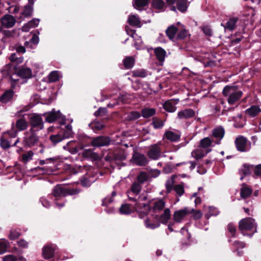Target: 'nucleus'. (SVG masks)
I'll return each instance as SVG.
<instances>
[{
    "label": "nucleus",
    "instance_id": "7ed1b4c3",
    "mask_svg": "<svg viewBox=\"0 0 261 261\" xmlns=\"http://www.w3.org/2000/svg\"><path fill=\"white\" fill-rule=\"evenodd\" d=\"M32 76V71L30 68L22 67L17 73L13 74L10 76V83L12 88H15L21 84L19 82V77L23 79H29Z\"/></svg>",
    "mask_w": 261,
    "mask_h": 261
},
{
    "label": "nucleus",
    "instance_id": "49530a36",
    "mask_svg": "<svg viewBox=\"0 0 261 261\" xmlns=\"http://www.w3.org/2000/svg\"><path fill=\"white\" fill-rule=\"evenodd\" d=\"M141 117V114L139 112L132 111L127 116V119L129 121L135 120Z\"/></svg>",
    "mask_w": 261,
    "mask_h": 261
},
{
    "label": "nucleus",
    "instance_id": "a18cd8bd",
    "mask_svg": "<svg viewBox=\"0 0 261 261\" xmlns=\"http://www.w3.org/2000/svg\"><path fill=\"white\" fill-rule=\"evenodd\" d=\"M148 156L152 159H157L160 155L157 148H152L148 153Z\"/></svg>",
    "mask_w": 261,
    "mask_h": 261
},
{
    "label": "nucleus",
    "instance_id": "f704fd0d",
    "mask_svg": "<svg viewBox=\"0 0 261 261\" xmlns=\"http://www.w3.org/2000/svg\"><path fill=\"white\" fill-rule=\"evenodd\" d=\"M61 75L58 71H53L48 75V79L49 82H55L59 80Z\"/></svg>",
    "mask_w": 261,
    "mask_h": 261
},
{
    "label": "nucleus",
    "instance_id": "680f3d73",
    "mask_svg": "<svg viewBox=\"0 0 261 261\" xmlns=\"http://www.w3.org/2000/svg\"><path fill=\"white\" fill-rule=\"evenodd\" d=\"M192 213H193V217L195 219H199L202 216V213L200 211H194L193 210Z\"/></svg>",
    "mask_w": 261,
    "mask_h": 261
},
{
    "label": "nucleus",
    "instance_id": "f3484780",
    "mask_svg": "<svg viewBox=\"0 0 261 261\" xmlns=\"http://www.w3.org/2000/svg\"><path fill=\"white\" fill-rule=\"evenodd\" d=\"M152 205V211L154 213L159 212L165 207V202L162 199L155 200L151 203Z\"/></svg>",
    "mask_w": 261,
    "mask_h": 261
},
{
    "label": "nucleus",
    "instance_id": "7c9ffc66",
    "mask_svg": "<svg viewBox=\"0 0 261 261\" xmlns=\"http://www.w3.org/2000/svg\"><path fill=\"white\" fill-rule=\"evenodd\" d=\"M40 20L39 19H33L25 25L22 28V30L25 32L29 31V29L36 27L39 23Z\"/></svg>",
    "mask_w": 261,
    "mask_h": 261
},
{
    "label": "nucleus",
    "instance_id": "20e7f679",
    "mask_svg": "<svg viewBox=\"0 0 261 261\" xmlns=\"http://www.w3.org/2000/svg\"><path fill=\"white\" fill-rule=\"evenodd\" d=\"M256 226L254 220L250 218L242 219L239 223V229L244 235L246 234L247 231L255 232Z\"/></svg>",
    "mask_w": 261,
    "mask_h": 261
},
{
    "label": "nucleus",
    "instance_id": "37998d69",
    "mask_svg": "<svg viewBox=\"0 0 261 261\" xmlns=\"http://www.w3.org/2000/svg\"><path fill=\"white\" fill-rule=\"evenodd\" d=\"M134 62L135 60L134 58L130 57L126 58L123 61L124 65L127 69L133 67L134 65Z\"/></svg>",
    "mask_w": 261,
    "mask_h": 261
},
{
    "label": "nucleus",
    "instance_id": "4468645a",
    "mask_svg": "<svg viewBox=\"0 0 261 261\" xmlns=\"http://www.w3.org/2000/svg\"><path fill=\"white\" fill-rule=\"evenodd\" d=\"M133 162L137 165L144 166L147 164V160L144 155L135 152L133 156Z\"/></svg>",
    "mask_w": 261,
    "mask_h": 261
},
{
    "label": "nucleus",
    "instance_id": "338daca9",
    "mask_svg": "<svg viewBox=\"0 0 261 261\" xmlns=\"http://www.w3.org/2000/svg\"><path fill=\"white\" fill-rule=\"evenodd\" d=\"M227 227L228 231L231 233L232 236H233L236 231L235 227L232 224H229Z\"/></svg>",
    "mask_w": 261,
    "mask_h": 261
},
{
    "label": "nucleus",
    "instance_id": "a211bd4d",
    "mask_svg": "<svg viewBox=\"0 0 261 261\" xmlns=\"http://www.w3.org/2000/svg\"><path fill=\"white\" fill-rule=\"evenodd\" d=\"M43 116L46 122L51 123L60 117V113L58 112H50L44 113Z\"/></svg>",
    "mask_w": 261,
    "mask_h": 261
},
{
    "label": "nucleus",
    "instance_id": "cd10ccee",
    "mask_svg": "<svg viewBox=\"0 0 261 261\" xmlns=\"http://www.w3.org/2000/svg\"><path fill=\"white\" fill-rule=\"evenodd\" d=\"M154 53L158 60L160 62H163L164 61L166 55L165 50L161 47H158L154 49Z\"/></svg>",
    "mask_w": 261,
    "mask_h": 261
},
{
    "label": "nucleus",
    "instance_id": "9b49d317",
    "mask_svg": "<svg viewBox=\"0 0 261 261\" xmlns=\"http://www.w3.org/2000/svg\"><path fill=\"white\" fill-rule=\"evenodd\" d=\"M178 99H171L166 101L164 105V109L168 112H174L176 109L175 105L178 102Z\"/></svg>",
    "mask_w": 261,
    "mask_h": 261
},
{
    "label": "nucleus",
    "instance_id": "052dcab7",
    "mask_svg": "<svg viewBox=\"0 0 261 261\" xmlns=\"http://www.w3.org/2000/svg\"><path fill=\"white\" fill-rule=\"evenodd\" d=\"M254 172L255 176L261 178V165L256 166L254 168Z\"/></svg>",
    "mask_w": 261,
    "mask_h": 261
},
{
    "label": "nucleus",
    "instance_id": "c85d7f7f",
    "mask_svg": "<svg viewBox=\"0 0 261 261\" xmlns=\"http://www.w3.org/2000/svg\"><path fill=\"white\" fill-rule=\"evenodd\" d=\"M238 21V18L236 17H233L230 18L228 21L226 22L225 25H223L225 29L232 31L236 27V23Z\"/></svg>",
    "mask_w": 261,
    "mask_h": 261
},
{
    "label": "nucleus",
    "instance_id": "1a4fd4ad",
    "mask_svg": "<svg viewBox=\"0 0 261 261\" xmlns=\"http://www.w3.org/2000/svg\"><path fill=\"white\" fill-rule=\"evenodd\" d=\"M224 134V129L222 126H219L213 129L212 139H214L215 144L219 145L220 144Z\"/></svg>",
    "mask_w": 261,
    "mask_h": 261
},
{
    "label": "nucleus",
    "instance_id": "b1692460",
    "mask_svg": "<svg viewBox=\"0 0 261 261\" xmlns=\"http://www.w3.org/2000/svg\"><path fill=\"white\" fill-rule=\"evenodd\" d=\"M204 210L205 212V216L207 219L212 216H217L219 213V211L213 206H205Z\"/></svg>",
    "mask_w": 261,
    "mask_h": 261
},
{
    "label": "nucleus",
    "instance_id": "393cba45",
    "mask_svg": "<svg viewBox=\"0 0 261 261\" xmlns=\"http://www.w3.org/2000/svg\"><path fill=\"white\" fill-rule=\"evenodd\" d=\"M156 113V110L154 108H144L141 111V115L144 118H150Z\"/></svg>",
    "mask_w": 261,
    "mask_h": 261
},
{
    "label": "nucleus",
    "instance_id": "2eb2a0df",
    "mask_svg": "<svg viewBox=\"0 0 261 261\" xmlns=\"http://www.w3.org/2000/svg\"><path fill=\"white\" fill-rule=\"evenodd\" d=\"M195 112L191 109H185L178 112L177 117L180 119H186L195 116Z\"/></svg>",
    "mask_w": 261,
    "mask_h": 261
},
{
    "label": "nucleus",
    "instance_id": "473e14b6",
    "mask_svg": "<svg viewBox=\"0 0 261 261\" xmlns=\"http://www.w3.org/2000/svg\"><path fill=\"white\" fill-rule=\"evenodd\" d=\"M215 145L214 139L209 137L204 138L200 141V147H209Z\"/></svg>",
    "mask_w": 261,
    "mask_h": 261
},
{
    "label": "nucleus",
    "instance_id": "c03bdc74",
    "mask_svg": "<svg viewBox=\"0 0 261 261\" xmlns=\"http://www.w3.org/2000/svg\"><path fill=\"white\" fill-rule=\"evenodd\" d=\"M176 177L175 175H172L171 178L169 179H168L166 183V187L167 192L168 193H169L172 190V187L173 185V184L174 183V179Z\"/></svg>",
    "mask_w": 261,
    "mask_h": 261
},
{
    "label": "nucleus",
    "instance_id": "4c0bfd02",
    "mask_svg": "<svg viewBox=\"0 0 261 261\" xmlns=\"http://www.w3.org/2000/svg\"><path fill=\"white\" fill-rule=\"evenodd\" d=\"M131 36L135 41V42L134 43V46L137 49H140V46L142 44V41L141 38L137 36L135 31L133 33V34L131 35Z\"/></svg>",
    "mask_w": 261,
    "mask_h": 261
},
{
    "label": "nucleus",
    "instance_id": "2f4dec72",
    "mask_svg": "<svg viewBox=\"0 0 261 261\" xmlns=\"http://www.w3.org/2000/svg\"><path fill=\"white\" fill-rule=\"evenodd\" d=\"M203 148H199L195 149L192 152V156L197 159L202 158L207 153L203 149Z\"/></svg>",
    "mask_w": 261,
    "mask_h": 261
},
{
    "label": "nucleus",
    "instance_id": "0e129e2a",
    "mask_svg": "<svg viewBox=\"0 0 261 261\" xmlns=\"http://www.w3.org/2000/svg\"><path fill=\"white\" fill-rule=\"evenodd\" d=\"M17 244L21 248H27L28 246V243L24 240H20L18 241Z\"/></svg>",
    "mask_w": 261,
    "mask_h": 261
},
{
    "label": "nucleus",
    "instance_id": "4be33fe9",
    "mask_svg": "<svg viewBox=\"0 0 261 261\" xmlns=\"http://www.w3.org/2000/svg\"><path fill=\"white\" fill-rule=\"evenodd\" d=\"M171 218V212L169 208H167L164 210L162 214L159 216V222L166 224Z\"/></svg>",
    "mask_w": 261,
    "mask_h": 261
},
{
    "label": "nucleus",
    "instance_id": "6ab92c4d",
    "mask_svg": "<svg viewBox=\"0 0 261 261\" xmlns=\"http://www.w3.org/2000/svg\"><path fill=\"white\" fill-rule=\"evenodd\" d=\"M19 142L18 139H15L14 140L11 138L9 139H5L3 137L1 139V147H13L16 145L17 143Z\"/></svg>",
    "mask_w": 261,
    "mask_h": 261
},
{
    "label": "nucleus",
    "instance_id": "3c124183",
    "mask_svg": "<svg viewBox=\"0 0 261 261\" xmlns=\"http://www.w3.org/2000/svg\"><path fill=\"white\" fill-rule=\"evenodd\" d=\"M148 176L145 172H141L137 176L138 181L140 184L143 183L148 179Z\"/></svg>",
    "mask_w": 261,
    "mask_h": 261
},
{
    "label": "nucleus",
    "instance_id": "dca6fc26",
    "mask_svg": "<svg viewBox=\"0 0 261 261\" xmlns=\"http://www.w3.org/2000/svg\"><path fill=\"white\" fill-rule=\"evenodd\" d=\"M15 23V18L11 15H6L2 19V25L6 28L12 27Z\"/></svg>",
    "mask_w": 261,
    "mask_h": 261
},
{
    "label": "nucleus",
    "instance_id": "ea45409f",
    "mask_svg": "<svg viewBox=\"0 0 261 261\" xmlns=\"http://www.w3.org/2000/svg\"><path fill=\"white\" fill-rule=\"evenodd\" d=\"M17 128L21 131L24 130L27 127V122L23 119H20L16 122Z\"/></svg>",
    "mask_w": 261,
    "mask_h": 261
},
{
    "label": "nucleus",
    "instance_id": "423d86ee",
    "mask_svg": "<svg viewBox=\"0 0 261 261\" xmlns=\"http://www.w3.org/2000/svg\"><path fill=\"white\" fill-rule=\"evenodd\" d=\"M113 140L106 136H99L93 138L91 140V144L93 147H102L112 145Z\"/></svg>",
    "mask_w": 261,
    "mask_h": 261
},
{
    "label": "nucleus",
    "instance_id": "ddd939ff",
    "mask_svg": "<svg viewBox=\"0 0 261 261\" xmlns=\"http://www.w3.org/2000/svg\"><path fill=\"white\" fill-rule=\"evenodd\" d=\"M30 122L33 127H38L41 129L43 127V120L40 115H34L31 117Z\"/></svg>",
    "mask_w": 261,
    "mask_h": 261
},
{
    "label": "nucleus",
    "instance_id": "bf43d9fd",
    "mask_svg": "<svg viewBox=\"0 0 261 261\" xmlns=\"http://www.w3.org/2000/svg\"><path fill=\"white\" fill-rule=\"evenodd\" d=\"M93 127L95 130H100L104 127V125L100 122L97 121L93 124Z\"/></svg>",
    "mask_w": 261,
    "mask_h": 261
},
{
    "label": "nucleus",
    "instance_id": "e433bc0d",
    "mask_svg": "<svg viewBox=\"0 0 261 261\" xmlns=\"http://www.w3.org/2000/svg\"><path fill=\"white\" fill-rule=\"evenodd\" d=\"M147 75V72L143 69L135 70L132 71L133 77H145Z\"/></svg>",
    "mask_w": 261,
    "mask_h": 261
},
{
    "label": "nucleus",
    "instance_id": "f03ea898",
    "mask_svg": "<svg viewBox=\"0 0 261 261\" xmlns=\"http://www.w3.org/2000/svg\"><path fill=\"white\" fill-rule=\"evenodd\" d=\"M223 95L227 97V102L233 105L243 95V92L236 86H226L223 90Z\"/></svg>",
    "mask_w": 261,
    "mask_h": 261
},
{
    "label": "nucleus",
    "instance_id": "5701e85b",
    "mask_svg": "<svg viewBox=\"0 0 261 261\" xmlns=\"http://www.w3.org/2000/svg\"><path fill=\"white\" fill-rule=\"evenodd\" d=\"M236 147H246L250 145V143L245 137L240 136L236 139Z\"/></svg>",
    "mask_w": 261,
    "mask_h": 261
},
{
    "label": "nucleus",
    "instance_id": "6e6552de",
    "mask_svg": "<svg viewBox=\"0 0 261 261\" xmlns=\"http://www.w3.org/2000/svg\"><path fill=\"white\" fill-rule=\"evenodd\" d=\"M181 136V133L178 130H167L165 131L163 138L171 142H177L179 140Z\"/></svg>",
    "mask_w": 261,
    "mask_h": 261
},
{
    "label": "nucleus",
    "instance_id": "6e6d98bb",
    "mask_svg": "<svg viewBox=\"0 0 261 261\" xmlns=\"http://www.w3.org/2000/svg\"><path fill=\"white\" fill-rule=\"evenodd\" d=\"M32 12H33L32 6L27 5L24 7V9L23 12V14L25 16H28L32 14Z\"/></svg>",
    "mask_w": 261,
    "mask_h": 261
},
{
    "label": "nucleus",
    "instance_id": "5fc2aeb1",
    "mask_svg": "<svg viewBox=\"0 0 261 261\" xmlns=\"http://www.w3.org/2000/svg\"><path fill=\"white\" fill-rule=\"evenodd\" d=\"M174 190L179 196H181L184 193V187L181 185H177L174 187Z\"/></svg>",
    "mask_w": 261,
    "mask_h": 261
},
{
    "label": "nucleus",
    "instance_id": "774afa93",
    "mask_svg": "<svg viewBox=\"0 0 261 261\" xmlns=\"http://www.w3.org/2000/svg\"><path fill=\"white\" fill-rule=\"evenodd\" d=\"M16 258L12 255H9L5 256L4 258L3 261H16Z\"/></svg>",
    "mask_w": 261,
    "mask_h": 261
},
{
    "label": "nucleus",
    "instance_id": "79ce46f5",
    "mask_svg": "<svg viewBox=\"0 0 261 261\" xmlns=\"http://www.w3.org/2000/svg\"><path fill=\"white\" fill-rule=\"evenodd\" d=\"M141 188V185L140 183H138L137 182H134L132 185V186L131 189H130V191L128 192V196H129V194H130L131 192H132L133 193H134L136 195L138 194L140 192Z\"/></svg>",
    "mask_w": 261,
    "mask_h": 261
},
{
    "label": "nucleus",
    "instance_id": "69168bd1",
    "mask_svg": "<svg viewBox=\"0 0 261 261\" xmlns=\"http://www.w3.org/2000/svg\"><path fill=\"white\" fill-rule=\"evenodd\" d=\"M106 109L100 108L95 112V115L96 116H103L106 113Z\"/></svg>",
    "mask_w": 261,
    "mask_h": 261
},
{
    "label": "nucleus",
    "instance_id": "8fccbe9b",
    "mask_svg": "<svg viewBox=\"0 0 261 261\" xmlns=\"http://www.w3.org/2000/svg\"><path fill=\"white\" fill-rule=\"evenodd\" d=\"M152 6L158 9H162L164 8L165 3L162 0H153Z\"/></svg>",
    "mask_w": 261,
    "mask_h": 261
},
{
    "label": "nucleus",
    "instance_id": "9d476101",
    "mask_svg": "<svg viewBox=\"0 0 261 261\" xmlns=\"http://www.w3.org/2000/svg\"><path fill=\"white\" fill-rule=\"evenodd\" d=\"M38 141V137L32 132L27 133L24 137V143L28 146L36 145Z\"/></svg>",
    "mask_w": 261,
    "mask_h": 261
},
{
    "label": "nucleus",
    "instance_id": "0eeeda50",
    "mask_svg": "<svg viewBox=\"0 0 261 261\" xmlns=\"http://www.w3.org/2000/svg\"><path fill=\"white\" fill-rule=\"evenodd\" d=\"M144 224L146 228L154 229L160 226L159 216L157 215H150L144 221Z\"/></svg>",
    "mask_w": 261,
    "mask_h": 261
},
{
    "label": "nucleus",
    "instance_id": "412c9836",
    "mask_svg": "<svg viewBox=\"0 0 261 261\" xmlns=\"http://www.w3.org/2000/svg\"><path fill=\"white\" fill-rule=\"evenodd\" d=\"M245 112L250 117H254L261 112V109L258 106H252L247 109Z\"/></svg>",
    "mask_w": 261,
    "mask_h": 261
},
{
    "label": "nucleus",
    "instance_id": "f8f14e48",
    "mask_svg": "<svg viewBox=\"0 0 261 261\" xmlns=\"http://www.w3.org/2000/svg\"><path fill=\"white\" fill-rule=\"evenodd\" d=\"M71 194L65 186L61 185L57 186L54 190V195L56 197H61Z\"/></svg>",
    "mask_w": 261,
    "mask_h": 261
},
{
    "label": "nucleus",
    "instance_id": "c9c22d12",
    "mask_svg": "<svg viewBox=\"0 0 261 261\" xmlns=\"http://www.w3.org/2000/svg\"><path fill=\"white\" fill-rule=\"evenodd\" d=\"M177 31V28L174 25H171L166 30V33L169 39L172 40L174 38Z\"/></svg>",
    "mask_w": 261,
    "mask_h": 261
},
{
    "label": "nucleus",
    "instance_id": "603ef678",
    "mask_svg": "<svg viewBox=\"0 0 261 261\" xmlns=\"http://www.w3.org/2000/svg\"><path fill=\"white\" fill-rule=\"evenodd\" d=\"M63 137L61 135H53L50 137V139L54 145H56V143L61 142L63 140Z\"/></svg>",
    "mask_w": 261,
    "mask_h": 261
},
{
    "label": "nucleus",
    "instance_id": "f257e3e1",
    "mask_svg": "<svg viewBox=\"0 0 261 261\" xmlns=\"http://www.w3.org/2000/svg\"><path fill=\"white\" fill-rule=\"evenodd\" d=\"M146 200V196H141L139 197L133 207L127 204L122 205L119 210L120 213L122 214L127 215L136 211L138 213L140 218H143L148 213L150 206L147 204Z\"/></svg>",
    "mask_w": 261,
    "mask_h": 261
},
{
    "label": "nucleus",
    "instance_id": "e2e57ef3",
    "mask_svg": "<svg viewBox=\"0 0 261 261\" xmlns=\"http://www.w3.org/2000/svg\"><path fill=\"white\" fill-rule=\"evenodd\" d=\"M202 31H203V33L207 36H211L212 35L211 29L208 26L203 27L202 28Z\"/></svg>",
    "mask_w": 261,
    "mask_h": 261
},
{
    "label": "nucleus",
    "instance_id": "4d7b16f0",
    "mask_svg": "<svg viewBox=\"0 0 261 261\" xmlns=\"http://www.w3.org/2000/svg\"><path fill=\"white\" fill-rule=\"evenodd\" d=\"M188 32L185 29L181 30L177 35V38L179 39H183L188 36Z\"/></svg>",
    "mask_w": 261,
    "mask_h": 261
},
{
    "label": "nucleus",
    "instance_id": "09e8293b",
    "mask_svg": "<svg viewBox=\"0 0 261 261\" xmlns=\"http://www.w3.org/2000/svg\"><path fill=\"white\" fill-rule=\"evenodd\" d=\"M8 242L6 240H0V254L4 253L8 247Z\"/></svg>",
    "mask_w": 261,
    "mask_h": 261
},
{
    "label": "nucleus",
    "instance_id": "a19ab883",
    "mask_svg": "<svg viewBox=\"0 0 261 261\" xmlns=\"http://www.w3.org/2000/svg\"><path fill=\"white\" fill-rule=\"evenodd\" d=\"M253 168V166L244 165L241 169H240V173L241 174H243L244 175H248L251 173Z\"/></svg>",
    "mask_w": 261,
    "mask_h": 261
},
{
    "label": "nucleus",
    "instance_id": "a878e982",
    "mask_svg": "<svg viewBox=\"0 0 261 261\" xmlns=\"http://www.w3.org/2000/svg\"><path fill=\"white\" fill-rule=\"evenodd\" d=\"M14 95V92L12 90L6 91L0 97V101L3 103H7L10 101Z\"/></svg>",
    "mask_w": 261,
    "mask_h": 261
},
{
    "label": "nucleus",
    "instance_id": "de8ad7c7",
    "mask_svg": "<svg viewBox=\"0 0 261 261\" xmlns=\"http://www.w3.org/2000/svg\"><path fill=\"white\" fill-rule=\"evenodd\" d=\"M152 124L153 127L157 129L162 128L164 125V122L159 119L154 118L153 119Z\"/></svg>",
    "mask_w": 261,
    "mask_h": 261
},
{
    "label": "nucleus",
    "instance_id": "58836bf2",
    "mask_svg": "<svg viewBox=\"0 0 261 261\" xmlns=\"http://www.w3.org/2000/svg\"><path fill=\"white\" fill-rule=\"evenodd\" d=\"M252 193V190L246 185H243L241 188V195L242 198L249 196Z\"/></svg>",
    "mask_w": 261,
    "mask_h": 261
},
{
    "label": "nucleus",
    "instance_id": "864d4df0",
    "mask_svg": "<svg viewBox=\"0 0 261 261\" xmlns=\"http://www.w3.org/2000/svg\"><path fill=\"white\" fill-rule=\"evenodd\" d=\"M33 153L32 151H29L23 154L22 156V160L24 163H27L32 159Z\"/></svg>",
    "mask_w": 261,
    "mask_h": 261
},
{
    "label": "nucleus",
    "instance_id": "c756f323",
    "mask_svg": "<svg viewBox=\"0 0 261 261\" xmlns=\"http://www.w3.org/2000/svg\"><path fill=\"white\" fill-rule=\"evenodd\" d=\"M129 24L133 26L140 27V21L138 16L135 15H129L128 18Z\"/></svg>",
    "mask_w": 261,
    "mask_h": 261
},
{
    "label": "nucleus",
    "instance_id": "13d9d810",
    "mask_svg": "<svg viewBox=\"0 0 261 261\" xmlns=\"http://www.w3.org/2000/svg\"><path fill=\"white\" fill-rule=\"evenodd\" d=\"M19 236L20 233L19 232L16 230H12L10 231L9 237L10 240H13L18 238Z\"/></svg>",
    "mask_w": 261,
    "mask_h": 261
},
{
    "label": "nucleus",
    "instance_id": "72a5a7b5",
    "mask_svg": "<svg viewBox=\"0 0 261 261\" xmlns=\"http://www.w3.org/2000/svg\"><path fill=\"white\" fill-rule=\"evenodd\" d=\"M148 2V0H135L133 6L135 8L139 10H142L143 7L147 6Z\"/></svg>",
    "mask_w": 261,
    "mask_h": 261
},
{
    "label": "nucleus",
    "instance_id": "bb28decb",
    "mask_svg": "<svg viewBox=\"0 0 261 261\" xmlns=\"http://www.w3.org/2000/svg\"><path fill=\"white\" fill-rule=\"evenodd\" d=\"M176 5L177 8L179 11L185 12L188 9L189 4L187 0H177Z\"/></svg>",
    "mask_w": 261,
    "mask_h": 261
},
{
    "label": "nucleus",
    "instance_id": "39448f33",
    "mask_svg": "<svg viewBox=\"0 0 261 261\" xmlns=\"http://www.w3.org/2000/svg\"><path fill=\"white\" fill-rule=\"evenodd\" d=\"M193 211V209L185 207L175 211L173 215L174 222L179 223H182L186 220L188 216L191 214Z\"/></svg>",
    "mask_w": 261,
    "mask_h": 261
},
{
    "label": "nucleus",
    "instance_id": "aec40b11",
    "mask_svg": "<svg viewBox=\"0 0 261 261\" xmlns=\"http://www.w3.org/2000/svg\"><path fill=\"white\" fill-rule=\"evenodd\" d=\"M55 248L53 245H47L43 248V255L46 258L51 257L54 254Z\"/></svg>",
    "mask_w": 261,
    "mask_h": 261
}]
</instances>
